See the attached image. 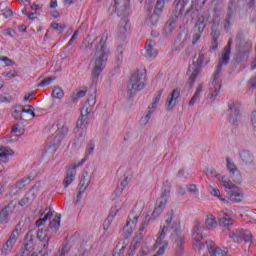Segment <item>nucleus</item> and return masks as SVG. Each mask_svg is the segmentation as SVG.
I'll return each mask as SVG.
<instances>
[{"mask_svg": "<svg viewBox=\"0 0 256 256\" xmlns=\"http://www.w3.org/2000/svg\"><path fill=\"white\" fill-rule=\"evenodd\" d=\"M173 217H175V212L173 210H170L166 214V226H163L162 230L158 233V238L155 242L156 247H159V245L162 246L158 249L154 256L165 255V249L169 247V243L163 242V239H165V235H167V231L169 230L172 231L171 239L176 245V255H183V244L185 243V236L181 234V224L179 223V221H173Z\"/></svg>", "mask_w": 256, "mask_h": 256, "instance_id": "nucleus-1", "label": "nucleus"}, {"mask_svg": "<svg viewBox=\"0 0 256 256\" xmlns=\"http://www.w3.org/2000/svg\"><path fill=\"white\" fill-rule=\"evenodd\" d=\"M107 39L108 34L107 32H104L102 38L95 47L93 57L94 67L92 70L93 79H99L103 69L107 66V57H109V53H111V50L107 46Z\"/></svg>", "mask_w": 256, "mask_h": 256, "instance_id": "nucleus-2", "label": "nucleus"}, {"mask_svg": "<svg viewBox=\"0 0 256 256\" xmlns=\"http://www.w3.org/2000/svg\"><path fill=\"white\" fill-rule=\"evenodd\" d=\"M235 49L232 59V65L234 69H236L243 61H249V53L253 49V42L251 40L245 38L244 33H238L235 38Z\"/></svg>", "mask_w": 256, "mask_h": 256, "instance_id": "nucleus-3", "label": "nucleus"}, {"mask_svg": "<svg viewBox=\"0 0 256 256\" xmlns=\"http://www.w3.org/2000/svg\"><path fill=\"white\" fill-rule=\"evenodd\" d=\"M217 227V221L213 215L206 216L205 226L201 222L196 223L192 231V243L193 249L196 253H201L202 248H205V243H203V229H213Z\"/></svg>", "mask_w": 256, "mask_h": 256, "instance_id": "nucleus-4", "label": "nucleus"}, {"mask_svg": "<svg viewBox=\"0 0 256 256\" xmlns=\"http://www.w3.org/2000/svg\"><path fill=\"white\" fill-rule=\"evenodd\" d=\"M147 77V70H136L129 82H128V94H129V99H132V97H135V94L137 91H142V89H145V79Z\"/></svg>", "mask_w": 256, "mask_h": 256, "instance_id": "nucleus-5", "label": "nucleus"}, {"mask_svg": "<svg viewBox=\"0 0 256 256\" xmlns=\"http://www.w3.org/2000/svg\"><path fill=\"white\" fill-rule=\"evenodd\" d=\"M97 103L95 94L90 95V97L86 100L84 103L80 117L78 118L76 122V128L79 130L81 127H87L85 125V121H87V118L91 114V111H93V108L95 107V104Z\"/></svg>", "mask_w": 256, "mask_h": 256, "instance_id": "nucleus-6", "label": "nucleus"}, {"mask_svg": "<svg viewBox=\"0 0 256 256\" xmlns=\"http://www.w3.org/2000/svg\"><path fill=\"white\" fill-rule=\"evenodd\" d=\"M233 45V39H229L227 45L224 48L221 58L219 59V63L216 67V71L212 76V84H215L219 79V75H221V71H223V65H227L229 63V57L231 55V46Z\"/></svg>", "mask_w": 256, "mask_h": 256, "instance_id": "nucleus-7", "label": "nucleus"}, {"mask_svg": "<svg viewBox=\"0 0 256 256\" xmlns=\"http://www.w3.org/2000/svg\"><path fill=\"white\" fill-rule=\"evenodd\" d=\"M170 193L171 188L169 187V181H166L164 184V190L156 201V207L154 208L150 219H157V217L163 213V209H165V206L167 205V197H169Z\"/></svg>", "mask_w": 256, "mask_h": 256, "instance_id": "nucleus-8", "label": "nucleus"}, {"mask_svg": "<svg viewBox=\"0 0 256 256\" xmlns=\"http://www.w3.org/2000/svg\"><path fill=\"white\" fill-rule=\"evenodd\" d=\"M205 59L204 54H199L197 63L193 62V66H189L187 75L190 74V77L188 79V87L189 89H193V85L195 84V81H197V77H199V73H201V68L203 67V61Z\"/></svg>", "mask_w": 256, "mask_h": 256, "instance_id": "nucleus-9", "label": "nucleus"}, {"mask_svg": "<svg viewBox=\"0 0 256 256\" xmlns=\"http://www.w3.org/2000/svg\"><path fill=\"white\" fill-rule=\"evenodd\" d=\"M35 249V236L33 231H28L25 236L23 247L15 256H37L33 250Z\"/></svg>", "mask_w": 256, "mask_h": 256, "instance_id": "nucleus-10", "label": "nucleus"}, {"mask_svg": "<svg viewBox=\"0 0 256 256\" xmlns=\"http://www.w3.org/2000/svg\"><path fill=\"white\" fill-rule=\"evenodd\" d=\"M21 235V222H19L15 228L13 229L10 237L6 241V243L2 246L3 255H7V253H11L13 247H15V243H17V239Z\"/></svg>", "mask_w": 256, "mask_h": 256, "instance_id": "nucleus-11", "label": "nucleus"}, {"mask_svg": "<svg viewBox=\"0 0 256 256\" xmlns=\"http://www.w3.org/2000/svg\"><path fill=\"white\" fill-rule=\"evenodd\" d=\"M15 207H17V203L15 200L10 201L7 205L0 208V225L8 223L10 221V216L13 211H15Z\"/></svg>", "mask_w": 256, "mask_h": 256, "instance_id": "nucleus-12", "label": "nucleus"}, {"mask_svg": "<svg viewBox=\"0 0 256 256\" xmlns=\"http://www.w3.org/2000/svg\"><path fill=\"white\" fill-rule=\"evenodd\" d=\"M229 237L233 239L234 243H240V241H245V243L253 242V234L249 230H236Z\"/></svg>", "mask_w": 256, "mask_h": 256, "instance_id": "nucleus-13", "label": "nucleus"}, {"mask_svg": "<svg viewBox=\"0 0 256 256\" xmlns=\"http://www.w3.org/2000/svg\"><path fill=\"white\" fill-rule=\"evenodd\" d=\"M226 163L227 169L230 171L232 181L237 185H241V181H243V178L241 176V172H239V169L237 168L235 163L231 161V158H227Z\"/></svg>", "mask_w": 256, "mask_h": 256, "instance_id": "nucleus-14", "label": "nucleus"}, {"mask_svg": "<svg viewBox=\"0 0 256 256\" xmlns=\"http://www.w3.org/2000/svg\"><path fill=\"white\" fill-rule=\"evenodd\" d=\"M211 46L210 51H216L219 47V37H221V31L219 30V23L214 22L211 26Z\"/></svg>", "mask_w": 256, "mask_h": 256, "instance_id": "nucleus-15", "label": "nucleus"}, {"mask_svg": "<svg viewBox=\"0 0 256 256\" xmlns=\"http://www.w3.org/2000/svg\"><path fill=\"white\" fill-rule=\"evenodd\" d=\"M179 97H181V91L176 88L168 95L166 99V111H173V109H175V106L177 105V99H179Z\"/></svg>", "mask_w": 256, "mask_h": 256, "instance_id": "nucleus-16", "label": "nucleus"}, {"mask_svg": "<svg viewBox=\"0 0 256 256\" xmlns=\"http://www.w3.org/2000/svg\"><path fill=\"white\" fill-rule=\"evenodd\" d=\"M118 17H127L129 11V0H114Z\"/></svg>", "mask_w": 256, "mask_h": 256, "instance_id": "nucleus-17", "label": "nucleus"}, {"mask_svg": "<svg viewBox=\"0 0 256 256\" xmlns=\"http://www.w3.org/2000/svg\"><path fill=\"white\" fill-rule=\"evenodd\" d=\"M228 107L230 111V123L232 125H239V119L241 118L239 107L233 101L228 102Z\"/></svg>", "mask_w": 256, "mask_h": 256, "instance_id": "nucleus-18", "label": "nucleus"}, {"mask_svg": "<svg viewBox=\"0 0 256 256\" xmlns=\"http://www.w3.org/2000/svg\"><path fill=\"white\" fill-rule=\"evenodd\" d=\"M203 6H201V2L194 0L192 1V4L190 8L186 11L185 15H190L191 19H199L201 17V9Z\"/></svg>", "mask_w": 256, "mask_h": 256, "instance_id": "nucleus-19", "label": "nucleus"}, {"mask_svg": "<svg viewBox=\"0 0 256 256\" xmlns=\"http://www.w3.org/2000/svg\"><path fill=\"white\" fill-rule=\"evenodd\" d=\"M233 5H235V0H230L228 6V13L226 15L224 24V28L226 30L231 28V25H233V17L237 14V8L233 7Z\"/></svg>", "mask_w": 256, "mask_h": 256, "instance_id": "nucleus-20", "label": "nucleus"}, {"mask_svg": "<svg viewBox=\"0 0 256 256\" xmlns=\"http://www.w3.org/2000/svg\"><path fill=\"white\" fill-rule=\"evenodd\" d=\"M203 249H206V251L209 252L210 256H227V252L215 246V243L213 242H210V244H207L206 242V245L204 244V248H202L200 251H203Z\"/></svg>", "mask_w": 256, "mask_h": 256, "instance_id": "nucleus-21", "label": "nucleus"}, {"mask_svg": "<svg viewBox=\"0 0 256 256\" xmlns=\"http://www.w3.org/2000/svg\"><path fill=\"white\" fill-rule=\"evenodd\" d=\"M128 219L129 220L124 226V229H126L128 235H131V233H133V228H135V225H137V221H139V216L135 214V211H132L129 214Z\"/></svg>", "mask_w": 256, "mask_h": 256, "instance_id": "nucleus-22", "label": "nucleus"}, {"mask_svg": "<svg viewBox=\"0 0 256 256\" xmlns=\"http://www.w3.org/2000/svg\"><path fill=\"white\" fill-rule=\"evenodd\" d=\"M218 221L223 231H225V229H229V227H231L233 223H235V220H233V218H230L227 214L220 215Z\"/></svg>", "mask_w": 256, "mask_h": 256, "instance_id": "nucleus-23", "label": "nucleus"}, {"mask_svg": "<svg viewBox=\"0 0 256 256\" xmlns=\"http://www.w3.org/2000/svg\"><path fill=\"white\" fill-rule=\"evenodd\" d=\"M90 183H91V176H89V171L85 169L82 172V176L79 183L80 191H85V189H87Z\"/></svg>", "mask_w": 256, "mask_h": 256, "instance_id": "nucleus-24", "label": "nucleus"}, {"mask_svg": "<svg viewBox=\"0 0 256 256\" xmlns=\"http://www.w3.org/2000/svg\"><path fill=\"white\" fill-rule=\"evenodd\" d=\"M35 197V192L30 189L27 194L18 202V205H20V207H27V205H31Z\"/></svg>", "mask_w": 256, "mask_h": 256, "instance_id": "nucleus-25", "label": "nucleus"}, {"mask_svg": "<svg viewBox=\"0 0 256 256\" xmlns=\"http://www.w3.org/2000/svg\"><path fill=\"white\" fill-rule=\"evenodd\" d=\"M51 217H53V211H51L49 208H46L41 214L40 218L36 221V227L45 225V222L48 221V219H51Z\"/></svg>", "mask_w": 256, "mask_h": 256, "instance_id": "nucleus-26", "label": "nucleus"}, {"mask_svg": "<svg viewBox=\"0 0 256 256\" xmlns=\"http://www.w3.org/2000/svg\"><path fill=\"white\" fill-rule=\"evenodd\" d=\"M209 87L211 91V93L209 94V99H211V101H215V97L219 95V89H221V84L219 83V79L216 80V83L214 84H213V80H211Z\"/></svg>", "mask_w": 256, "mask_h": 256, "instance_id": "nucleus-27", "label": "nucleus"}, {"mask_svg": "<svg viewBox=\"0 0 256 256\" xmlns=\"http://www.w3.org/2000/svg\"><path fill=\"white\" fill-rule=\"evenodd\" d=\"M240 159L243 161L246 165H255V157L251 152L244 150L240 153Z\"/></svg>", "mask_w": 256, "mask_h": 256, "instance_id": "nucleus-28", "label": "nucleus"}, {"mask_svg": "<svg viewBox=\"0 0 256 256\" xmlns=\"http://www.w3.org/2000/svg\"><path fill=\"white\" fill-rule=\"evenodd\" d=\"M207 27V24L205 23V16L198 17L195 25H194V31L195 33H200V35H203V31H205V28Z\"/></svg>", "mask_w": 256, "mask_h": 256, "instance_id": "nucleus-29", "label": "nucleus"}, {"mask_svg": "<svg viewBox=\"0 0 256 256\" xmlns=\"http://www.w3.org/2000/svg\"><path fill=\"white\" fill-rule=\"evenodd\" d=\"M75 169H77L76 165L72 166L71 170L67 171V174L63 181V185L65 189H67V187H69L73 183V179H75V175L73 174V171H75Z\"/></svg>", "mask_w": 256, "mask_h": 256, "instance_id": "nucleus-30", "label": "nucleus"}, {"mask_svg": "<svg viewBox=\"0 0 256 256\" xmlns=\"http://www.w3.org/2000/svg\"><path fill=\"white\" fill-rule=\"evenodd\" d=\"M146 56L149 59L157 57V50L153 49V40H147L145 45Z\"/></svg>", "mask_w": 256, "mask_h": 256, "instance_id": "nucleus-31", "label": "nucleus"}, {"mask_svg": "<svg viewBox=\"0 0 256 256\" xmlns=\"http://www.w3.org/2000/svg\"><path fill=\"white\" fill-rule=\"evenodd\" d=\"M80 50L83 51V53H89V51L93 50V42H91V36H87L82 41V45L80 46Z\"/></svg>", "mask_w": 256, "mask_h": 256, "instance_id": "nucleus-32", "label": "nucleus"}, {"mask_svg": "<svg viewBox=\"0 0 256 256\" xmlns=\"http://www.w3.org/2000/svg\"><path fill=\"white\" fill-rule=\"evenodd\" d=\"M143 231H145V224L140 227L138 234L133 238L131 245H134V247H139L141 241H143Z\"/></svg>", "mask_w": 256, "mask_h": 256, "instance_id": "nucleus-33", "label": "nucleus"}, {"mask_svg": "<svg viewBox=\"0 0 256 256\" xmlns=\"http://www.w3.org/2000/svg\"><path fill=\"white\" fill-rule=\"evenodd\" d=\"M127 25H129V20H127V18H122L118 30V37L122 38L127 35Z\"/></svg>", "mask_w": 256, "mask_h": 256, "instance_id": "nucleus-34", "label": "nucleus"}, {"mask_svg": "<svg viewBox=\"0 0 256 256\" xmlns=\"http://www.w3.org/2000/svg\"><path fill=\"white\" fill-rule=\"evenodd\" d=\"M61 227V215H56L52 221H50L49 228L53 233H57Z\"/></svg>", "mask_w": 256, "mask_h": 256, "instance_id": "nucleus-35", "label": "nucleus"}, {"mask_svg": "<svg viewBox=\"0 0 256 256\" xmlns=\"http://www.w3.org/2000/svg\"><path fill=\"white\" fill-rule=\"evenodd\" d=\"M9 155H13V150L5 146H0V161H3V159H7Z\"/></svg>", "mask_w": 256, "mask_h": 256, "instance_id": "nucleus-36", "label": "nucleus"}, {"mask_svg": "<svg viewBox=\"0 0 256 256\" xmlns=\"http://www.w3.org/2000/svg\"><path fill=\"white\" fill-rule=\"evenodd\" d=\"M164 89L158 90L154 95V101L151 104V107L148 109H156L157 105H159V101H161V96L163 95Z\"/></svg>", "mask_w": 256, "mask_h": 256, "instance_id": "nucleus-37", "label": "nucleus"}, {"mask_svg": "<svg viewBox=\"0 0 256 256\" xmlns=\"http://www.w3.org/2000/svg\"><path fill=\"white\" fill-rule=\"evenodd\" d=\"M201 91H203V85L202 84H200L197 87L196 92L194 93L193 97L189 101L188 105L190 107H192V105H195V103H197V99H199V95L201 94Z\"/></svg>", "mask_w": 256, "mask_h": 256, "instance_id": "nucleus-38", "label": "nucleus"}, {"mask_svg": "<svg viewBox=\"0 0 256 256\" xmlns=\"http://www.w3.org/2000/svg\"><path fill=\"white\" fill-rule=\"evenodd\" d=\"M177 13H178L177 9L173 10L172 15L166 22V24L169 25L170 27H175V25L177 24V21L179 19V16L177 15Z\"/></svg>", "mask_w": 256, "mask_h": 256, "instance_id": "nucleus-39", "label": "nucleus"}, {"mask_svg": "<svg viewBox=\"0 0 256 256\" xmlns=\"http://www.w3.org/2000/svg\"><path fill=\"white\" fill-rule=\"evenodd\" d=\"M229 198H230V201H232V203H241V199L243 198V194H241L239 192L230 191L229 192Z\"/></svg>", "mask_w": 256, "mask_h": 256, "instance_id": "nucleus-40", "label": "nucleus"}, {"mask_svg": "<svg viewBox=\"0 0 256 256\" xmlns=\"http://www.w3.org/2000/svg\"><path fill=\"white\" fill-rule=\"evenodd\" d=\"M127 185H129V177H125L121 182L120 185L117 186L116 188V194L121 195V193H123V191L125 190V187H127Z\"/></svg>", "mask_w": 256, "mask_h": 256, "instance_id": "nucleus-41", "label": "nucleus"}, {"mask_svg": "<svg viewBox=\"0 0 256 256\" xmlns=\"http://www.w3.org/2000/svg\"><path fill=\"white\" fill-rule=\"evenodd\" d=\"M69 253V242H66L62 245L61 248L58 249V251L55 253L54 256H65Z\"/></svg>", "mask_w": 256, "mask_h": 256, "instance_id": "nucleus-42", "label": "nucleus"}, {"mask_svg": "<svg viewBox=\"0 0 256 256\" xmlns=\"http://www.w3.org/2000/svg\"><path fill=\"white\" fill-rule=\"evenodd\" d=\"M64 95L65 93L63 92V89H61V87L59 86L54 87L52 91V97H54L55 99H63Z\"/></svg>", "mask_w": 256, "mask_h": 256, "instance_id": "nucleus-43", "label": "nucleus"}, {"mask_svg": "<svg viewBox=\"0 0 256 256\" xmlns=\"http://www.w3.org/2000/svg\"><path fill=\"white\" fill-rule=\"evenodd\" d=\"M61 139H63L60 135L56 134L54 139L50 142L49 149H53V151H57L58 145L61 143Z\"/></svg>", "mask_w": 256, "mask_h": 256, "instance_id": "nucleus-44", "label": "nucleus"}, {"mask_svg": "<svg viewBox=\"0 0 256 256\" xmlns=\"http://www.w3.org/2000/svg\"><path fill=\"white\" fill-rule=\"evenodd\" d=\"M221 183L226 187V189H237V185L233 184L231 180L225 179V177L221 178Z\"/></svg>", "mask_w": 256, "mask_h": 256, "instance_id": "nucleus-45", "label": "nucleus"}, {"mask_svg": "<svg viewBox=\"0 0 256 256\" xmlns=\"http://www.w3.org/2000/svg\"><path fill=\"white\" fill-rule=\"evenodd\" d=\"M12 117H14V119H16V121H22L23 120V111H22L21 107H19L18 109H15L13 111Z\"/></svg>", "mask_w": 256, "mask_h": 256, "instance_id": "nucleus-46", "label": "nucleus"}, {"mask_svg": "<svg viewBox=\"0 0 256 256\" xmlns=\"http://www.w3.org/2000/svg\"><path fill=\"white\" fill-rule=\"evenodd\" d=\"M81 249H83L82 255H87V253H89V251L93 249V246L91 245V243L86 241L81 244Z\"/></svg>", "mask_w": 256, "mask_h": 256, "instance_id": "nucleus-47", "label": "nucleus"}, {"mask_svg": "<svg viewBox=\"0 0 256 256\" xmlns=\"http://www.w3.org/2000/svg\"><path fill=\"white\" fill-rule=\"evenodd\" d=\"M55 79H57L55 76L45 78L40 84H38V87H47V85H51V82L55 81Z\"/></svg>", "mask_w": 256, "mask_h": 256, "instance_id": "nucleus-48", "label": "nucleus"}, {"mask_svg": "<svg viewBox=\"0 0 256 256\" xmlns=\"http://www.w3.org/2000/svg\"><path fill=\"white\" fill-rule=\"evenodd\" d=\"M69 133V128L67 126H62L61 128H58L57 135H59L62 139Z\"/></svg>", "mask_w": 256, "mask_h": 256, "instance_id": "nucleus-49", "label": "nucleus"}, {"mask_svg": "<svg viewBox=\"0 0 256 256\" xmlns=\"http://www.w3.org/2000/svg\"><path fill=\"white\" fill-rule=\"evenodd\" d=\"M0 61H3L5 63L6 67H11L15 65V61L11 60V58L4 56L0 58Z\"/></svg>", "mask_w": 256, "mask_h": 256, "instance_id": "nucleus-50", "label": "nucleus"}, {"mask_svg": "<svg viewBox=\"0 0 256 256\" xmlns=\"http://www.w3.org/2000/svg\"><path fill=\"white\" fill-rule=\"evenodd\" d=\"M37 239L39 241H45V239H47V233L45 231H43V229H38Z\"/></svg>", "mask_w": 256, "mask_h": 256, "instance_id": "nucleus-51", "label": "nucleus"}, {"mask_svg": "<svg viewBox=\"0 0 256 256\" xmlns=\"http://www.w3.org/2000/svg\"><path fill=\"white\" fill-rule=\"evenodd\" d=\"M93 151H95V144L89 143L86 148V156L93 155Z\"/></svg>", "mask_w": 256, "mask_h": 256, "instance_id": "nucleus-52", "label": "nucleus"}, {"mask_svg": "<svg viewBox=\"0 0 256 256\" xmlns=\"http://www.w3.org/2000/svg\"><path fill=\"white\" fill-rule=\"evenodd\" d=\"M3 77H8V79H13V77H17V70L9 71V72H4L2 73Z\"/></svg>", "mask_w": 256, "mask_h": 256, "instance_id": "nucleus-53", "label": "nucleus"}, {"mask_svg": "<svg viewBox=\"0 0 256 256\" xmlns=\"http://www.w3.org/2000/svg\"><path fill=\"white\" fill-rule=\"evenodd\" d=\"M173 29H175V27H171L169 26V24H166L163 30L164 35L166 36L171 35V33H173Z\"/></svg>", "mask_w": 256, "mask_h": 256, "instance_id": "nucleus-54", "label": "nucleus"}, {"mask_svg": "<svg viewBox=\"0 0 256 256\" xmlns=\"http://www.w3.org/2000/svg\"><path fill=\"white\" fill-rule=\"evenodd\" d=\"M201 35L200 33H194L192 36V45H195L200 39H201Z\"/></svg>", "mask_w": 256, "mask_h": 256, "instance_id": "nucleus-55", "label": "nucleus"}, {"mask_svg": "<svg viewBox=\"0 0 256 256\" xmlns=\"http://www.w3.org/2000/svg\"><path fill=\"white\" fill-rule=\"evenodd\" d=\"M116 51H117L118 55H120V57H118V59H123V51H125V48H123L122 44L117 46Z\"/></svg>", "mask_w": 256, "mask_h": 256, "instance_id": "nucleus-56", "label": "nucleus"}, {"mask_svg": "<svg viewBox=\"0 0 256 256\" xmlns=\"http://www.w3.org/2000/svg\"><path fill=\"white\" fill-rule=\"evenodd\" d=\"M77 35H79L78 31H75L71 37V39L69 40L67 47L73 45V43H75V39H77Z\"/></svg>", "mask_w": 256, "mask_h": 256, "instance_id": "nucleus-57", "label": "nucleus"}, {"mask_svg": "<svg viewBox=\"0 0 256 256\" xmlns=\"http://www.w3.org/2000/svg\"><path fill=\"white\" fill-rule=\"evenodd\" d=\"M159 21V16L157 14H152L150 17V22L152 25H157Z\"/></svg>", "mask_w": 256, "mask_h": 256, "instance_id": "nucleus-58", "label": "nucleus"}, {"mask_svg": "<svg viewBox=\"0 0 256 256\" xmlns=\"http://www.w3.org/2000/svg\"><path fill=\"white\" fill-rule=\"evenodd\" d=\"M164 6H165V0H157L156 9H158L159 11H162Z\"/></svg>", "mask_w": 256, "mask_h": 256, "instance_id": "nucleus-59", "label": "nucleus"}, {"mask_svg": "<svg viewBox=\"0 0 256 256\" xmlns=\"http://www.w3.org/2000/svg\"><path fill=\"white\" fill-rule=\"evenodd\" d=\"M210 193L214 196V197H218V199H221V192L219 191V189L217 188H212V191H210Z\"/></svg>", "mask_w": 256, "mask_h": 256, "instance_id": "nucleus-60", "label": "nucleus"}, {"mask_svg": "<svg viewBox=\"0 0 256 256\" xmlns=\"http://www.w3.org/2000/svg\"><path fill=\"white\" fill-rule=\"evenodd\" d=\"M135 251H137V246H134L133 244H130L129 250H128V256L135 255Z\"/></svg>", "mask_w": 256, "mask_h": 256, "instance_id": "nucleus-61", "label": "nucleus"}, {"mask_svg": "<svg viewBox=\"0 0 256 256\" xmlns=\"http://www.w3.org/2000/svg\"><path fill=\"white\" fill-rule=\"evenodd\" d=\"M4 17L8 19V17H13V10L11 8L6 7L4 12Z\"/></svg>", "mask_w": 256, "mask_h": 256, "instance_id": "nucleus-62", "label": "nucleus"}, {"mask_svg": "<svg viewBox=\"0 0 256 256\" xmlns=\"http://www.w3.org/2000/svg\"><path fill=\"white\" fill-rule=\"evenodd\" d=\"M147 255H149V248L144 247L140 250L137 256H147Z\"/></svg>", "mask_w": 256, "mask_h": 256, "instance_id": "nucleus-63", "label": "nucleus"}, {"mask_svg": "<svg viewBox=\"0 0 256 256\" xmlns=\"http://www.w3.org/2000/svg\"><path fill=\"white\" fill-rule=\"evenodd\" d=\"M252 125L254 131H256V111L252 112Z\"/></svg>", "mask_w": 256, "mask_h": 256, "instance_id": "nucleus-64", "label": "nucleus"}]
</instances>
